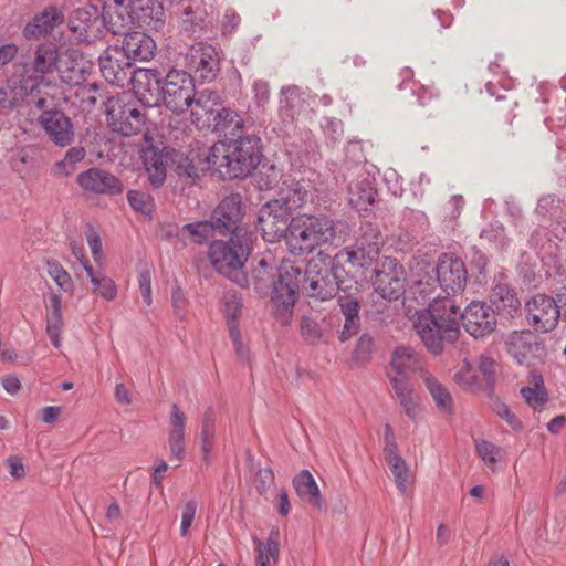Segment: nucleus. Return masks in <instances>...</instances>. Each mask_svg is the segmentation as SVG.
Here are the masks:
<instances>
[{"label":"nucleus","instance_id":"26","mask_svg":"<svg viewBox=\"0 0 566 566\" xmlns=\"http://www.w3.org/2000/svg\"><path fill=\"white\" fill-rule=\"evenodd\" d=\"M64 20L63 13L54 6H49L35 14L22 29V35L27 40H40L50 35L56 24Z\"/></svg>","mask_w":566,"mask_h":566},{"label":"nucleus","instance_id":"19","mask_svg":"<svg viewBox=\"0 0 566 566\" xmlns=\"http://www.w3.org/2000/svg\"><path fill=\"white\" fill-rule=\"evenodd\" d=\"M125 29L130 25L146 27L156 31L165 27V11L158 0H130Z\"/></svg>","mask_w":566,"mask_h":566},{"label":"nucleus","instance_id":"32","mask_svg":"<svg viewBox=\"0 0 566 566\" xmlns=\"http://www.w3.org/2000/svg\"><path fill=\"white\" fill-rule=\"evenodd\" d=\"M292 484L301 500L307 502L313 507L322 510L323 497L314 476L308 470L300 471L293 478Z\"/></svg>","mask_w":566,"mask_h":566},{"label":"nucleus","instance_id":"47","mask_svg":"<svg viewBox=\"0 0 566 566\" xmlns=\"http://www.w3.org/2000/svg\"><path fill=\"white\" fill-rule=\"evenodd\" d=\"M182 29L190 35L200 36L206 28L205 14L200 10H193L191 6L184 9Z\"/></svg>","mask_w":566,"mask_h":566},{"label":"nucleus","instance_id":"27","mask_svg":"<svg viewBox=\"0 0 566 566\" xmlns=\"http://www.w3.org/2000/svg\"><path fill=\"white\" fill-rule=\"evenodd\" d=\"M310 188L311 185L308 180H297L289 177L282 181L277 191V198L274 200L291 212H294L307 202Z\"/></svg>","mask_w":566,"mask_h":566},{"label":"nucleus","instance_id":"2","mask_svg":"<svg viewBox=\"0 0 566 566\" xmlns=\"http://www.w3.org/2000/svg\"><path fill=\"white\" fill-rule=\"evenodd\" d=\"M252 280L261 297H271L275 317L287 323L296 303L295 263L277 262L273 255H264L253 268Z\"/></svg>","mask_w":566,"mask_h":566},{"label":"nucleus","instance_id":"57","mask_svg":"<svg viewBox=\"0 0 566 566\" xmlns=\"http://www.w3.org/2000/svg\"><path fill=\"white\" fill-rule=\"evenodd\" d=\"M401 493L407 491L409 469L403 458L386 461Z\"/></svg>","mask_w":566,"mask_h":566},{"label":"nucleus","instance_id":"50","mask_svg":"<svg viewBox=\"0 0 566 566\" xmlns=\"http://www.w3.org/2000/svg\"><path fill=\"white\" fill-rule=\"evenodd\" d=\"M127 201L134 211L144 216H151L155 210L154 198L144 191L129 190Z\"/></svg>","mask_w":566,"mask_h":566},{"label":"nucleus","instance_id":"12","mask_svg":"<svg viewBox=\"0 0 566 566\" xmlns=\"http://www.w3.org/2000/svg\"><path fill=\"white\" fill-rule=\"evenodd\" d=\"M292 213L274 199L265 202L259 210L258 228L263 239L275 242L283 239L290 229Z\"/></svg>","mask_w":566,"mask_h":566},{"label":"nucleus","instance_id":"38","mask_svg":"<svg viewBox=\"0 0 566 566\" xmlns=\"http://www.w3.org/2000/svg\"><path fill=\"white\" fill-rule=\"evenodd\" d=\"M49 308L50 312L46 315V334L55 348H60L61 332L64 326L62 316V298L59 294L52 293L49 296Z\"/></svg>","mask_w":566,"mask_h":566},{"label":"nucleus","instance_id":"7","mask_svg":"<svg viewBox=\"0 0 566 566\" xmlns=\"http://www.w3.org/2000/svg\"><path fill=\"white\" fill-rule=\"evenodd\" d=\"M161 84L164 85L161 105L176 114H182L189 109L195 88V80L189 72L171 67L166 72Z\"/></svg>","mask_w":566,"mask_h":566},{"label":"nucleus","instance_id":"64","mask_svg":"<svg viewBox=\"0 0 566 566\" xmlns=\"http://www.w3.org/2000/svg\"><path fill=\"white\" fill-rule=\"evenodd\" d=\"M505 229L499 222L489 223L481 230L480 238L490 243L501 242L504 238Z\"/></svg>","mask_w":566,"mask_h":566},{"label":"nucleus","instance_id":"24","mask_svg":"<svg viewBox=\"0 0 566 566\" xmlns=\"http://www.w3.org/2000/svg\"><path fill=\"white\" fill-rule=\"evenodd\" d=\"M61 60L60 48L52 41H45L36 46L32 70L34 76H30V82H44L48 74L59 71V62Z\"/></svg>","mask_w":566,"mask_h":566},{"label":"nucleus","instance_id":"25","mask_svg":"<svg viewBox=\"0 0 566 566\" xmlns=\"http://www.w3.org/2000/svg\"><path fill=\"white\" fill-rule=\"evenodd\" d=\"M302 217L306 221V227L315 249L324 244H334L338 233L342 232L339 229L343 226L342 222L335 221L325 214H302Z\"/></svg>","mask_w":566,"mask_h":566},{"label":"nucleus","instance_id":"15","mask_svg":"<svg viewBox=\"0 0 566 566\" xmlns=\"http://www.w3.org/2000/svg\"><path fill=\"white\" fill-rule=\"evenodd\" d=\"M507 353L518 364L533 366L543 361L547 355L545 344L531 332H513L505 342Z\"/></svg>","mask_w":566,"mask_h":566},{"label":"nucleus","instance_id":"20","mask_svg":"<svg viewBox=\"0 0 566 566\" xmlns=\"http://www.w3.org/2000/svg\"><path fill=\"white\" fill-rule=\"evenodd\" d=\"M76 181L81 188L95 195L117 196L124 191V185L119 178L97 167L78 174Z\"/></svg>","mask_w":566,"mask_h":566},{"label":"nucleus","instance_id":"4","mask_svg":"<svg viewBox=\"0 0 566 566\" xmlns=\"http://www.w3.org/2000/svg\"><path fill=\"white\" fill-rule=\"evenodd\" d=\"M263 143L255 134L219 140L208 150L206 160L222 180L245 179L261 165Z\"/></svg>","mask_w":566,"mask_h":566},{"label":"nucleus","instance_id":"30","mask_svg":"<svg viewBox=\"0 0 566 566\" xmlns=\"http://www.w3.org/2000/svg\"><path fill=\"white\" fill-rule=\"evenodd\" d=\"M349 203L358 211H367L376 201L378 191L375 179L369 175L360 176L348 188Z\"/></svg>","mask_w":566,"mask_h":566},{"label":"nucleus","instance_id":"13","mask_svg":"<svg viewBox=\"0 0 566 566\" xmlns=\"http://www.w3.org/2000/svg\"><path fill=\"white\" fill-rule=\"evenodd\" d=\"M165 74L157 69L138 67L133 71L130 85L136 98L145 106H161Z\"/></svg>","mask_w":566,"mask_h":566},{"label":"nucleus","instance_id":"52","mask_svg":"<svg viewBox=\"0 0 566 566\" xmlns=\"http://www.w3.org/2000/svg\"><path fill=\"white\" fill-rule=\"evenodd\" d=\"M129 1L130 0H114V10L108 13V30L114 33H122V29H125V18L129 14Z\"/></svg>","mask_w":566,"mask_h":566},{"label":"nucleus","instance_id":"37","mask_svg":"<svg viewBox=\"0 0 566 566\" xmlns=\"http://www.w3.org/2000/svg\"><path fill=\"white\" fill-rule=\"evenodd\" d=\"M214 438L216 416L213 409L208 408L202 415L199 432L201 460L206 465H209L211 463Z\"/></svg>","mask_w":566,"mask_h":566},{"label":"nucleus","instance_id":"36","mask_svg":"<svg viewBox=\"0 0 566 566\" xmlns=\"http://www.w3.org/2000/svg\"><path fill=\"white\" fill-rule=\"evenodd\" d=\"M171 429L169 431L168 443L171 455L177 460H182L185 457V426L186 417L179 410L178 406L174 403L171 406L170 413Z\"/></svg>","mask_w":566,"mask_h":566},{"label":"nucleus","instance_id":"28","mask_svg":"<svg viewBox=\"0 0 566 566\" xmlns=\"http://www.w3.org/2000/svg\"><path fill=\"white\" fill-rule=\"evenodd\" d=\"M343 293L344 294L338 295L337 298L340 312L345 317V323L339 334V340L342 343L357 335L360 328L359 301L355 294L352 293V290Z\"/></svg>","mask_w":566,"mask_h":566},{"label":"nucleus","instance_id":"62","mask_svg":"<svg viewBox=\"0 0 566 566\" xmlns=\"http://www.w3.org/2000/svg\"><path fill=\"white\" fill-rule=\"evenodd\" d=\"M470 263L478 271V280L482 282L486 279V268L489 265L488 256L476 247L470 249Z\"/></svg>","mask_w":566,"mask_h":566},{"label":"nucleus","instance_id":"34","mask_svg":"<svg viewBox=\"0 0 566 566\" xmlns=\"http://www.w3.org/2000/svg\"><path fill=\"white\" fill-rule=\"evenodd\" d=\"M490 301L506 317H514L521 310L517 293L510 285L496 284L492 286Z\"/></svg>","mask_w":566,"mask_h":566},{"label":"nucleus","instance_id":"3","mask_svg":"<svg viewBox=\"0 0 566 566\" xmlns=\"http://www.w3.org/2000/svg\"><path fill=\"white\" fill-rule=\"evenodd\" d=\"M339 252L331 258L329 255L318 253L312 258L305 265L295 264L296 301L302 289L308 297L318 301H328L334 298L339 291H358L357 282L347 277Z\"/></svg>","mask_w":566,"mask_h":566},{"label":"nucleus","instance_id":"9","mask_svg":"<svg viewBox=\"0 0 566 566\" xmlns=\"http://www.w3.org/2000/svg\"><path fill=\"white\" fill-rule=\"evenodd\" d=\"M382 245L381 232L377 224L364 222L360 226V235L355 243L339 251V256L352 265L367 268L377 259Z\"/></svg>","mask_w":566,"mask_h":566},{"label":"nucleus","instance_id":"55","mask_svg":"<svg viewBox=\"0 0 566 566\" xmlns=\"http://www.w3.org/2000/svg\"><path fill=\"white\" fill-rule=\"evenodd\" d=\"M454 380L464 390L484 392L485 381L478 371L471 369L458 371L454 375Z\"/></svg>","mask_w":566,"mask_h":566},{"label":"nucleus","instance_id":"35","mask_svg":"<svg viewBox=\"0 0 566 566\" xmlns=\"http://www.w3.org/2000/svg\"><path fill=\"white\" fill-rule=\"evenodd\" d=\"M220 103V96L216 91L205 88L197 92L193 88V95L191 97L190 115L193 123H198L203 119L205 116H213L214 107Z\"/></svg>","mask_w":566,"mask_h":566},{"label":"nucleus","instance_id":"31","mask_svg":"<svg viewBox=\"0 0 566 566\" xmlns=\"http://www.w3.org/2000/svg\"><path fill=\"white\" fill-rule=\"evenodd\" d=\"M213 127L220 136L221 140H229L230 137H243L245 126L242 117L230 108L222 107L218 109L212 118Z\"/></svg>","mask_w":566,"mask_h":566},{"label":"nucleus","instance_id":"33","mask_svg":"<svg viewBox=\"0 0 566 566\" xmlns=\"http://www.w3.org/2000/svg\"><path fill=\"white\" fill-rule=\"evenodd\" d=\"M280 531L277 527L270 530L269 536L264 542L254 538L255 545V566H276L280 555Z\"/></svg>","mask_w":566,"mask_h":566},{"label":"nucleus","instance_id":"41","mask_svg":"<svg viewBox=\"0 0 566 566\" xmlns=\"http://www.w3.org/2000/svg\"><path fill=\"white\" fill-rule=\"evenodd\" d=\"M181 233L192 243L199 245L208 243L209 241L211 242L214 240V237L219 235L218 229L210 218L184 224Z\"/></svg>","mask_w":566,"mask_h":566},{"label":"nucleus","instance_id":"49","mask_svg":"<svg viewBox=\"0 0 566 566\" xmlns=\"http://www.w3.org/2000/svg\"><path fill=\"white\" fill-rule=\"evenodd\" d=\"M495 360L489 356L481 355L478 361V373L485 381L484 394L489 398H493L495 384Z\"/></svg>","mask_w":566,"mask_h":566},{"label":"nucleus","instance_id":"61","mask_svg":"<svg viewBox=\"0 0 566 566\" xmlns=\"http://www.w3.org/2000/svg\"><path fill=\"white\" fill-rule=\"evenodd\" d=\"M275 475L272 468L266 467L259 469V471L255 474V489L259 494L263 495L265 494L270 488L274 484Z\"/></svg>","mask_w":566,"mask_h":566},{"label":"nucleus","instance_id":"58","mask_svg":"<svg viewBox=\"0 0 566 566\" xmlns=\"http://www.w3.org/2000/svg\"><path fill=\"white\" fill-rule=\"evenodd\" d=\"M374 347V338L367 333L363 334L358 338L356 347L353 352V359L361 364L368 363L371 359Z\"/></svg>","mask_w":566,"mask_h":566},{"label":"nucleus","instance_id":"23","mask_svg":"<svg viewBox=\"0 0 566 566\" xmlns=\"http://www.w3.org/2000/svg\"><path fill=\"white\" fill-rule=\"evenodd\" d=\"M119 46L132 62H148L156 55L157 44L147 33L142 31L126 32Z\"/></svg>","mask_w":566,"mask_h":566},{"label":"nucleus","instance_id":"21","mask_svg":"<svg viewBox=\"0 0 566 566\" xmlns=\"http://www.w3.org/2000/svg\"><path fill=\"white\" fill-rule=\"evenodd\" d=\"M420 365L418 353L410 346H398L391 354L389 367L387 369V377L390 385H395V380L409 384V378Z\"/></svg>","mask_w":566,"mask_h":566},{"label":"nucleus","instance_id":"48","mask_svg":"<svg viewBox=\"0 0 566 566\" xmlns=\"http://www.w3.org/2000/svg\"><path fill=\"white\" fill-rule=\"evenodd\" d=\"M45 264L49 275L57 284V286L66 293L73 292V280L69 272L62 266V264L53 259L46 260Z\"/></svg>","mask_w":566,"mask_h":566},{"label":"nucleus","instance_id":"53","mask_svg":"<svg viewBox=\"0 0 566 566\" xmlns=\"http://www.w3.org/2000/svg\"><path fill=\"white\" fill-rule=\"evenodd\" d=\"M301 336L307 344L316 345L324 337V329L322 323L316 319L303 316L300 324Z\"/></svg>","mask_w":566,"mask_h":566},{"label":"nucleus","instance_id":"29","mask_svg":"<svg viewBox=\"0 0 566 566\" xmlns=\"http://www.w3.org/2000/svg\"><path fill=\"white\" fill-rule=\"evenodd\" d=\"M283 239H285L286 244L293 254L302 255L315 250L306 227V221H304V217H302V214L291 219L290 229Z\"/></svg>","mask_w":566,"mask_h":566},{"label":"nucleus","instance_id":"51","mask_svg":"<svg viewBox=\"0 0 566 566\" xmlns=\"http://www.w3.org/2000/svg\"><path fill=\"white\" fill-rule=\"evenodd\" d=\"M536 384L535 387H522L521 388V395L534 409L536 407H543L548 401V395L546 391V388L543 386V378L541 375L536 376Z\"/></svg>","mask_w":566,"mask_h":566},{"label":"nucleus","instance_id":"43","mask_svg":"<svg viewBox=\"0 0 566 566\" xmlns=\"http://www.w3.org/2000/svg\"><path fill=\"white\" fill-rule=\"evenodd\" d=\"M86 274L93 285V292L106 301H113L117 296L115 282L103 272H95L93 266L86 268Z\"/></svg>","mask_w":566,"mask_h":566},{"label":"nucleus","instance_id":"5","mask_svg":"<svg viewBox=\"0 0 566 566\" xmlns=\"http://www.w3.org/2000/svg\"><path fill=\"white\" fill-rule=\"evenodd\" d=\"M228 237L227 240H212L209 243V261L220 275L245 289L250 285L245 264L253 250L255 233L244 231Z\"/></svg>","mask_w":566,"mask_h":566},{"label":"nucleus","instance_id":"17","mask_svg":"<svg viewBox=\"0 0 566 566\" xmlns=\"http://www.w3.org/2000/svg\"><path fill=\"white\" fill-rule=\"evenodd\" d=\"M103 77L118 87L124 88L130 83L133 75V62L118 46H108L98 59Z\"/></svg>","mask_w":566,"mask_h":566},{"label":"nucleus","instance_id":"22","mask_svg":"<svg viewBox=\"0 0 566 566\" xmlns=\"http://www.w3.org/2000/svg\"><path fill=\"white\" fill-rule=\"evenodd\" d=\"M390 271L375 270L374 289L382 298L397 301L405 293V271L401 264L390 261Z\"/></svg>","mask_w":566,"mask_h":566},{"label":"nucleus","instance_id":"39","mask_svg":"<svg viewBox=\"0 0 566 566\" xmlns=\"http://www.w3.org/2000/svg\"><path fill=\"white\" fill-rule=\"evenodd\" d=\"M143 160L148 174V180L154 188H159L166 180V166L161 154L155 147L143 151Z\"/></svg>","mask_w":566,"mask_h":566},{"label":"nucleus","instance_id":"60","mask_svg":"<svg viewBox=\"0 0 566 566\" xmlns=\"http://www.w3.org/2000/svg\"><path fill=\"white\" fill-rule=\"evenodd\" d=\"M384 458L386 461L401 458L394 428L389 423L384 426Z\"/></svg>","mask_w":566,"mask_h":566},{"label":"nucleus","instance_id":"18","mask_svg":"<svg viewBox=\"0 0 566 566\" xmlns=\"http://www.w3.org/2000/svg\"><path fill=\"white\" fill-rule=\"evenodd\" d=\"M38 123L45 132L49 140L55 146L66 147L74 142L73 123L57 105H53L51 109L41 113Z\"/></svg>","mask_w":566,"mask_h":566},{"label":"nucleus","instance_id":"42","mask_svg":"<svg viewBox=\"0 0 566 566\" xmlns=\"http://www.w3.org/2000/svg\"><path fill=\"white\" fill-rule=\"evenodd\" d=\"M424 384L437 408L440 411L452 413L453 399L447 387H444L436 377L432 376H427L424 378Z\"/></svg>","mask_w":566,"mask_h":566},{"label":"nucleus","instance_id":"54","mask_svg":"<svg viewBox=\"0 0 566 566\" xmlns=\"http://www.w3.org/2000/svg\"><path fill=\"white\" fill-rule=\"evenodd\" d=\"M491 399V408L492 410L504 420L514 431L523 430V422L517 418V416L511 411L509 406L503 402L499 397L493 394V398Z\"/></svg>","mask_w":566,"mask_h":566},{"label":"nucleus","instance_id":"1","mask_svg":"<svg viewBox=\"0 0 566 566\" xmlns=\"http://www.w3.org/2000/svg\"><path fill=\"white\" fill-rule=\"evenodd\" d=\"M475 339H483L495 332L496 311L484 301H472L460 313V307L448 297L434 300L429 308L418 316L415 323L417 334L427 349L439 355L444 343H454L460 335V323Z\"/></svg>","mask_w":566,"mask_h":566},{"label":"nucleus","instance_id":"16","mask_svg":"<svg viewBox=\"0 0 566 566\" xmlns=\"http://www.w3.org/2000/svg\"><path fill=\"white\" fill-rule=\"evenodd\" d=\"M436 276L440 287L447 294L446 297L449 298L450 295L464 290L468 272L461 258L453 253H442L436 265Z\"/></svg>","mask_w":566,"mask_h":566},{"label":"nucleus","instance_id":"6","mask_svg":"<svg viewBox=\"0 0 566 566\" xmlns=\"http://www.w3.org/2000/svg\"><path fill=\"white\" fill-rule=\"evenodd\" d=\"M106 117L114 133L127 137L142 133L147 120L136 101L125 102L120 96L107 97Z\"/></svg>","mask_w":566,"mask_h":566},{"label":"nucleus","instance_id":"8","mask_svg":"<svg viewBox=\"0 0 566 566\" xmlns=\"http://www.w3.org/2000/svg\"><path fill=\"white\" fill-rule=\"evenodd\" d=\"M244 216L245 203L242 195L231 192L224 196L213 208L210 219L216 224L218 234L220 237H228V234H235L237 232L252 231L243 223Z\"/></svg>","mask_w":566,"mask_h":566},{"label":"nucleus","instance_id":"46","mask_svg":"<svg viewBox=\"0 0 566 566\" xmlns=\"http://www.w3.org/2000/svg\"><path fill=\"white\" fill-rule=\"evenodd\" d=\"M298 103L300 96L296 87L282 88L279 115L284 123L293 122L295 114L297 113Z\"/></svg>","mask_w":566,"mask_h":566},{"label":"nucleus","instance_id":"45","mask_svg":"<svg viewBox=\"0 0 566 566\" xmlns=\"http://www.w3.org/2000/svg\"><path fill=\"white\" fill-rule=\"evenodd\" d=\"M397 399L399 400L400 406L402 407L406 415L411 419L415 420L418 411L419 406L415 401L412 397L413 388L410 384H402L401 380H395V385L391 386Z\"/></svg>","mask_w":566,"mask_h":566},{"label":"nucleus","instance_id":"10","mask_svg":"<svg viewBox=\"0 0 566 566\" xmlns=\"http://www.w3.org/2000/svg\"><path fill=\"white\" fill-rule=\"evenodd\" d=\"M108 23L97 6L87 4L72 11L69 28L76 40L82 43H93L104 33Z\"/></svg>","mask_w":566,"mask_h":566},{"label":"nucleus","instance_id":"59","mask_svg":"<svg viewBox=\"0 0 566 566\" xmlns=\"http://www.w3.org/2000/svg\"><path fill=\"white\" fill-rule=\"evenodd\" d=\"M560 210V199L556 195H546L538 199L535 211L537 214L546 218L557 217Z\"/></svg>","mask_w":566,"mask_h":566},{"label":"nucleus","instance_id":"63","mask_svg":"<svg viewBox=\"0 0 566 566\" xmlns=\"http://www.w3.org/2000/svg\"><path fill=\"white\" fill-rule=\"evenodd\" d=\"M138 286H139L144 303L147 306L151 305V303H153L151 273L147 266L140 269L138 272Z\"/></svg>","mask_w":566,"mask_h":566},{"label":"nucleus","instance_id":"40","mask_svg":"<svg viewBox=\"0 0 566 566\" xmlns=\"http://www.w3.org/2000/svg\"><path fill=\"white\" fill-rule=\"evenodd\" d=\"M42 82H30L29 80H21L19 87L14 88L13 99L15 102H25L27 104H34L41 113L51 109L53 105H56L53 99H46L44 97H36L35 92H39V85Z\"/></svg>","mask_w":566,"mask_h":566},{"label":"nucleus","instance_id":"11","mask_svg":"<svg viewBox=\"0 0 566 566\" xmlns=\"http://www.w3.org/2000/svg\"><path fill=\"white\" fill-rule=\"evenodd\" d=\"M560 312L554 297L537 293L525 302V319L530 327L537 333H548L558 323Z\"/></svg>","mask_w":566,"mask_h":566},{"label":"nucleus","instance_id":"44","mask_svg":"<svg viewBox=\"0 0 566 566\" xmlns=\"http://www.w3.org/2000/svg\"><path fill=\"white\" fill-rule=\"evenodd\" d=\"M282 177V170L274 164H262L254 175L255 187L261 191L274 189L279 186Z\"/></svg>","mask_w":566,"mask_h":566},{"label":"nucleus","instance_id":"14","mask_svg":"<svg viewBox=\"0 0 566 566\" xmlns=\"http://www.w3.org/2000/svg\"><path fill=\"white\" fill-rule=\"evenodd\" d=\"M185 64L200 81L211 82L220 72V56L214 46L199 42L191 45L186 55Z\"/></svg>","mask_w":566,"mask_h":566},{"label":"nucleus","instance_id":"56","mask_svg":"<svg viewBox=\"0 0 566 566\" xmlns=\"http://www.w3.org/2000/svg\"><path fill=\"white\" fill-rule=\"evenodd\" d=\"M474 447L476 454L486 465L496 463V457L502 452L500 447L484 439H475Z\"/></svg>","mask_w":566,"mask_h":566}]
</instances>
